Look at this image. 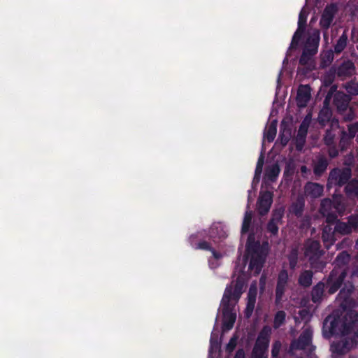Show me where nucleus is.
<instances>
[{"mask_svg":"<svg viewBox=\"0 0 358 358\" xmlns=\"http://www.w3.org/2000/svg\"><path fill=\"white\" fill-rule=\"evenodd\" d=\"M243 285V278L239 275L236 281H233L224 291L220 306L223 316V331H229L234 326L238 311L237 303L242 294Z\"/></svg>","mask_w":358,"mask_h":358,"instance_id":"f257e3e1","label":"nucleus"},{"mask_svg":"<svg viewBox=\"0 0 358 358\" xmlns=\"http://www.w3.org/2000/svg\"><path fill=\"white\" fill-rule=\"evenodd\" d=\"M268 248L267 243H264L261 245L259 241H255L254 235H249L246 245V258L250 259L249 268L255 274H258L261 271Z\"/></svg>","mask_w":358,"mask_h":358,"instance_id":"f03ea898","label":"nucleus"},{"mask_svg":"<svg viewBox=\"0 0 358 358\" xmlns=\"http://www.w3.org/2000/svg\"><path fill=\"white\" fill-rule=\"evenodd\" d=\"M351 325V323L342 322L340 320L336 319L334 316L329 315L324 322V336L329 338L334 334H348L350 329L352 328Z\"/></svg>","mask_w":358,"mask_h":358,"instance_id":"7ed1b4c3","label":"nucleus"},{"mask_svg":"<svg viewBox=\"0 0 358 358\" xmlns=\"http://www.w3.org/2000/svg\"><path fill=\"white\" fill-rule=\"evenodd\" d=\"M320 41V31L314 30L307 40L303 55L300 59L301 63H305L307 55H311L316 53Z\"/></svg>","mask_w":358,"mask_h":358,"instance_id":"20e7f679","label":"nucleus"},{"mask_svg":"<svg viewBox=\"0 0 358 358\" xmlns=\"http://www.w3.org/2000/svg\"><path fill=\"white\" fill-rule=\"evenodd\" d=\"M272 201V193L270 191H262L257 202V209L259 213L262 215L267 213L270 209Z\"/></svg>","mask_w":358,"mask_h":358,"instance_id":"39448f33","label":"nucleus"},{"mask_svg":"<svg viewBox=\"0 0 358 358\" xmlns=\"http://www.w3.org/2000/svg\"><path fill=\"white\" fill-rule=\"evenodd\" d=\"M307 16L308 11L306 10L305 8H303L299 15L298 29L293 36L290 45L291 48H294L297 45L300 39V37L303 31L306 22Z\"/></svg>","mask_w":358,"mask_h":358,"instance_id":"423d86ee","label":"nucleus"},{"mask_svg":"<svg viewBox=\"0 0 358 358\" xmlns=\"http://www.w3.org/2000/svg\"><path fill=\"white\" fill-rule=\"evenodd\" d=\"M271 329L270 327H264L256 342L255 347L254 348V352L257 353L259 351L262 353L264 350L267 349L268 346V338L271 334Z\"/></svg>","mask_w":358,"mask_h":358,"instance_id":"0eeeda50","label":"nucleus"},{"mask_svg":"<svg viewBox=\"0 0 358 358\" xmlns=\"http://www.w3.org/2000/svg\"><path fill=\"white\" fill-rule=\"evenodd\" d=\"M358 229V216L350 217L348 223L339 222L336 224L335 230L341 234H349Z\"/></svg>","mask_w":358,"mask_h":358,"instance_id":"6e6552de","label":"nucleus"},{"mask_svg":"<svg viewBox=\"0 0 358 358\" xmlns=\"http://www.w3.org/2000/svg\"><path fill=\"white\" fill-rule=\"evenodd\" d=\"M350 175L351 171L349 168H345L343 170L335 169L331 173L329 179L331 182L341 185L350 178Z\"/></svg>","mask_w":358,"mask_h":358,"instance_id":"1a4fd4ad","label":"nucleus"},{"mask_svg":"<svg viewBox=\"0 0 358 358\" xmlns=\"http://www.w3.org/2000/svg\"><path fill=\"white\" fill-rule=\"evenodd\" d=\"M312 333L311 329H306L300 336L299 339L292 343L291 350L304 349L311 341Z\"/></svg>","mask_w":358,"mask_h":358,"instance_id":"9d476101","label":"nucleus"},{"mask_svg":"<svg viewBox=\"0 0 358 358\" xmlns=\"http://www.w3.org/2000/svg\"><path fill=\"white\" fill-rule=\"evenodd\" d=\"M321 255L320 244L317 241H308L305 245V255L310 261L317 259Z\"/></svg>","mask_w":358,"mask_h":358,"instance_id":"9b49d317","label":"nucleus"},{"mask_svg":"<svg viewBox=\"0 0 358 358\" xmlns=\"http://www.w3.org/2000/svg\"><path fill=\"white\" fill-rule=\"evenodd\" d=\"M310 98V88L308 85H301L299 87L296 102L299 107H305Z\"/></svg>","mask_w":358,"mask_h":358,"instance_id":"f8f14e48","label":"nucleus"},{"mask_svg":"<svg viewBox=\"0 0 358 358\" xmlns=\"http://www.w3.org/2000/svg\"><path fill=\"white\" fill-rule=\"evenodd\" d=\"M257 293V288L256 284L252 285L248 294V303L245 310V313L247 317H249L251 315L254 310Z\"/></svg>","mask_w":358,"mask_h":358,"instance_id":"ddd939ff","label":"nucleus"},{"mask_svg":"<svg viewBox=\"0 0 358 358\" xmlns=\"http://www.w3.org/2000/svg\"><path fill=\"white\" fill-rule=\"evenodd\" d=\"M198 249L202 250H210L212 251L213 257L209 259V265L211 268H215L219 265V260L222 257V255L220 253H217L215 250H211L210 243L206 241L201 242L195 247Z\"/></svg>","mask_w":358,"mask_h":358,"instance_id":"4468645a","label":"nucleus"},{"mask_svg":"<svg viewBox=\"0 0 358 358\" xmlns=\"http://www.w3.org/2000/svg\"><path fill=\"white\" fill-rule=\"evenodd\" d=\"M353 342L350 343H332L331 345V350L333 353V358H336L338 355L347 352L353 346Z\"/></svg>","mask_w":358,"mask_h":358,"instance_id":"2eb2a0df","label":"nucleus"},{"mask_svg":"<svg viewBox=\"0 0 358 358\" xmlns=\"http://www.w3.org/2000/svg\"><path fill=\"white\" fill-rule=\"evenodd\" d=\"M335 11L336 8L333 6L327 7L325 8L320 20V25L323 28L327 29L330 26L333 20Z\"/></svg>","mask_w":358,"mask_h":358,"instance_id":"dca6fc26","label":"nucleus"},{"mask_svg":"<svg viewBox=\"0 0 358 358\" xmlns=\"http://www.w3.org/2000/svg\"><path fill=\"white\" fill-rule=\"evenodd\" d=\"M209 238L216 242L217 238H224L226 236V231L221 223H215L212 225L209 230Z\"/></svg>","mask_w":358,"mask_h":358,"instance_id":"f3484780","label":"nucleus"},{"mask_svg":"<svg viewBox=\"0 0 358 358\" xmlns=\"http://www.w3.org/2000/svg\"><path fill=\"white\" fill-rule=\"evenodd\" d=\"M279 173L280 168L276 163H272L271 164L268 165L265 172V184L267 181H274L278 176Z\"/></svg>","mask_w":358,"mask_h":358,"instance_id":"a211bd4d","label":"nucleus"},{"mask_svg":"<svg viewBox=\"0 0 358 358\" xmlns=\"http://www.w3.org/2000/svg\"><path fill=\"white\" fill-rule=\"evenodd\" d=\"M305 192L312 197H318L323 192V187L317 183L310 182L306 185Z\"/></svg>","mask_w":358,"mask_h":358,"instance_id":"6ab92c4d","label":"nucleus"},{"mask_svg":"<svg viewBox=\"0 0 358 358\" xmlns=\"http://www.w3.org/2000/svg\"><path fill=\"white\" fill-rule=\"evenodd\" d=\"M277 127V122L275 120H273L266 127L265 131L264 134V141H267L268 142H272L276 135V129Z\"/></svg>","mask_w":358,"mask_h":358,"instance_id":"aec40b11","label":"nucleus"},{"mask_svg":"<svg viewBox=\"0 0 358 358\" xmlns=\"http://www.w3.org/2000/svg\"><path fill=\"white\" fill-rule=\"evenodd\" d=\"M287 279V273L285 271H281L279 274L278 285L276 289V296L278 299H280L281 297Z\"/></svg>","mask_w":358,"mask_h":358,"instance_id":"412c9836","label":"nucleus"},{"mask_svg":"<svg viewBox=\"0 0 358 358\" xmlns=\"http://www.w3.org/2000/svg\"><path fill=\"white\" fill-rule=\"evenodd\" d=\"M323 241L327 248H329L334 242V231L329 225L325 227L322 234Z\"/></svg>","mask_w":358,"mask_h":358,"instance_id":"4be33fe9","label":"nucleus"},{"mask_svg":"<svg viewBox=\"0 0 358 358\" xmlns=\"http://www.w3.org/2000/svg\"><path fill=\"white\" fill-rule=\"evenodd\" d=\"M263 164H264V156H263L262 154H261L260 157H259L257 164V166H256V169H255V177H254V179H253V181H252V187L256 186L257 184L259 181L260 176H261L262 171Z\"/></svg>","mask_w":358,"mask_h":358,"instance_id":"5701e85b","label":"nucleus"},{"mask_svg":"<svg viewBox=\"0 0 358 358\" xmlns=\"http://www.w3.org/2000/svg\"><path fill=\"white\" fill-rule=\"evenodd\" d=\"M324 285L322 283L317 284L313 289L312 298L314 302L319 301L323 294Z\"/></svg>","mask_w":358,"mask_h":358,"instance_id":"b1692460","label":"nucleus"},{"mask_svg":"<svg viewBox=\"0 0 358 358\" xmlns=\"http://www.w3.org/2000/svg\"><path fill=\"white\" fill-rule=\"evenodd\" d=\"M347 40H348L347 36L345 34H343L339 38L336 45L334 46L335 52L340 53L345 49V48L346 47V45H347Z\"/></svg>","mask_w":358,"mask_h":358,"instance_id":"393cba45","label":"nucleus"},{"mask_svg":"<svg viewBox=\"0 0 358 358\" xmlns=\"http://www.w3.org/2000/svg\"><path fill=\"white\" fill-rule=\"evenodd\" d=\"M252 211L246 210V212L245 213L244 218H243L242 229H241L242 236H243L244 233L248 231V230L249 229L250 224V222L252 220Z\"/></svg>","mask_w":358,"mask_h":358,"instance_id":"a878e982","label":"nucleus"},{"mask_svg":"<svg viewBox=\"0 0 358 358\" xmlns=\"http://www.w3.org/2000/svg\"><path fill=\"white\" fill-rule=\"evenodd\" d=\"M214 331L212 332L211 338H210V344L209 349V355L208 358H213V354L216 353L220 349V343L214 340Z\"/></svg>","mask_w":358,"mask_h":358,"instance_id":"bb28decb","label":"nucleus"},{"mask_svg":"<svg viewBox=\"0 0 358 358\" xmlns=\"http://www.w3.org/2000/svg\"><path fill=\"white\" fill-rule=\"evenodd\" d=\"M299 281L303 286H309L312 281V273L310 271L303 272L301 275Z\"/></svg>","mask_w":358,"mask_h":358,"instance_id":"cd10ccee","label":"nucleus"},{"mask_svg":"<svg viewBox=\"0 0 358 358\" xmlns=\"http://www.w3.org/2000/svg\"><path fill=\"white\" fill-rule=\"evenodd\" d=\"M285 209L283 207H280L274 210L273 213V216L271 221L277 222L278 224L280 223L282 217L284 215Z\"/></svg>","mask_w":358,"mask_h":358,"instance_id":"c85d7f7f","label":"nucleus"},{"mask_svg":"<svg viewBox=\"0 0 358 358\" xmlns=\"http://www.w3.org/2000/svg\"><path fill=\"white\" fill-rule=\"evenodd\" d=\"M303 208V202L302 199L298 200V201L291 206L290 212L294 213L296 215H299Z\"/></svg>","mask_w":358,"mask_h":358,"instance_id":"c756f323","label":"nucleus"},{"mask_svg":"<svg viewBox=\"0 0 358 358\" xmlns=\"http://www.w3.org/2000/svg\"><path fill=\"white\" fill-rule=\"evenodd\" d=\"M345 89L347 92L353 95L358 94V83L355 82H351L346 85Z\"/></svg>","mask_w":358,"mask_h":358,"instance_id":"7c9ffc66","label":"nucleus"},{"mask_svg":"<svg viewBox=\"0 0 358 358\" xmlns=\"http://www.w3.org/2000/svg\"><path fill=\"white\" fill-rule=\"evenodd\" d=\"M285 313L282 311L277 313L274 320V325L275 327H278L285 320Z\"/></svg>","mask_w":358,"mask_h":358,"instance_id":"2f4dec72","label":"nucleus"},{"mask_svg":"<svg viewBox=\"0 0 358 358\" xmlns=\"http://www.w3.org/2000/svg\"><path fill=\"white\" fill-rule=\"evenodd\" d=\"M345 273H342L339 276V282L336 285H333L329 288V292L331 294L334 293L340 287L341 281L345 278Z\"/></svg>","mask_w":358,"mask_h":358,"instance_id":"473e14b6","label":"nucleus"},{"mask_svg":"<svg viewBox=\"0 0 358 358\" xmlns=\"http://www.w3.org/2000/svg\"><path fill=\"white\" fill-rule=\"evenodd\" d=\"M351 186L355 187V191H354V192H355V194L356 195H357V194H358V182H357V181H356V182H352V183H350V184H348V185H347V187H345V189H346V192H347V193H348V194H352V193H353V192L351 190Z\"/></svg>","mask_w":358,"mask_h":358,"instance_id":"72a5a7b5","label":"nucleus"},{"mask_svg":"<svg viewBox=\"0 0 358 358\" xmlns=\"http://www.w3.org/2000/svg\"><path fill=\"white\" fill-rule=\"evenodd\" d=\"M238 338L236 336L232 337L227 346V350L231 352L236 347Z\"/></svg>","mask_w":358,"mask_h":358,"instance_id":"f704fd0d","label":"nucleus"},{"mask_svg":"<svg viewBox=\"0 0 358 358\" xmlns=\"http://www.w3.org/2000/svg\"><path fill=\"white\" fill-rule=\"evenodd\" d=\"M278 223L271 220L268 225V230L272 234H275L278 231Z\"/></svg>","mask_w":358,"mask_h":358,"instance_id":"c9c22d12","label":"nucleus"},{"mask_svg":"<svg viewBox=\"0 0 358 358\" xmlns=\"http://www.w3.org/2000/svg\"><path fill=\"white\" fill-rule=\"evenodd\" d=\"M324 115L327 119H329L330 117V112L329 108H324L320 114L319 119L321 122L324 121V118L322 117V116Z\"/></svg>","mask_w":358,"mask_h":358,"instance_id":"e433bc0d","label":"nucleus"},{"mask_svg":"<svg viewBox=\"0 0 358 358\" xmlns=\"http://www.w3.org/2000/svg\"><path fill=\"white\" fill-rule=\"evenodd\" d=\"M331 206V201L329 199H324L322 202V208H321V212L322 214L325 215L326 213V207H330Z\"/></svg>","mask_w":358,"mask_h":358,"instance_id":"4c0bfd02","label":"nucleus"},{"mask_svg":"<svg viewBox=\"0 0 358 358\" xmlns=\"http://www.w3.org/2000/svg\"><path fill=\"white\" fill-rule=\"evenodd\" d=\"M357 131H358V123H355L349 126V133L351 137L355 136Z\"/></svg>","mask_w":358,"mask_h":358,"instance_id":"58836bf2","label":"nucleus"},{"mask_svg":"<svg viewBox=\"0 0 358 358\" xmlns=\"http://www.w3.org/2000/svg\"><path fill=\"white\" fill-rule=\"evenodd\" d=\"M281 344L280 342H276L273 345V350H272V354L273 356H277V355L279 352Z\"/></svg>","mask_w":358,"mask_h":358,"instance_id":"ea45409f","label":"nucleus"},{"mask_svg":"<svg viewBox=\"0 0 358 358\" xmlns=\"http://www.w3.org/2000/svg\"><path fill=\"white\" fill-rule=\"evenodd\" d=\"M347 315H348V317H350V320H352V318H355V320H352V324H355V322H357L358 314L355 313L354 311H350V312L348 313Z\"/></svg>","mask_w":358,"mask_h":358,"instance_id":"a19ab883","label":"nucleus"},{"mask_svg":"<svg viewBox=\"0 0 358 358\" xmlns=\"http://www.w3.org/2000/svg\"><path fill=\"white\" fill-rule=\"evenodd\" d=\"M290 136V133L287 131V136L284 138V134H282V136H280L281 137V142L283 145H285L287 141H288V139Z\"/></svg>","mask_w":358,"mask_h":358,"instance_id":"79ce46f5","label":"nucleus"},{"mask_svg":"<svg viewBox=\"0 0 358 358\" xmlns=\"http://www.w3.org/2000/svg\"><path fill=\"white\" fill-rule=\"evenodd\" d=\"M235 358H245V353L243 350H238L236 354Z\"/></svg>","mask_w":358,"mask_h":358,"instance_id":"37998d69","label":"nucleus"},{"mask_svg":"<svg viewBox=\"0 0 358 358\" xmlns=\"http://www.w3.org/2000/svg\"><path fill=\"white\" fill-rule=\"evenodd\" d=\"M289 262H290V265L292 267H294L296 263V254H294L291 257H290V259H289Z\"/></svg>","mask_w":358,"mask_h":358,"instance_id":"c03bdc74","label":"nucleus"},{"mask_svg":"<svg viewBox=\"0 0 358 358\" xmlns=\"http://www.w3.org/2000/svg\"><path fill=\"white\" fill-rule=\"evenodd\" d=\"M341 257H345L348 258V255L347 254H345V253H342L340 256H338V257H337V259H339Z\"/></svg>","mask_w":358,"mask_h":358,"instance_id":"a18cd8bd","label":"nucleus"},{"mask_svg":"<svg viewBox=\"0 0 358 358\" xmlns=\"http://www.w3.org/2000/svg\"><path fill=\"white\" fill-rule=\"evenodd\" d=\"M345 294V292L344 289H342L339 294V296L340 297H342L343 296H344Z\"/></svg>","mask_w":358,"mask_h":358,"instance_id":"49530a36","label":"nucleus"},{"mask_svg":"<svg viewBox=\"0 0 358 358\" xmlns=\"http://www.w3.org/2000/svg\"><path fill=\"white\" fill-rule=\"evenodd\" d=\"M303 128H304L305 130L306 129V127L304 125V124H302L301 127H300L299 131H301Z\"/></svg>","mask_w":358,"mask_h":358,"instance_id":"de8ad7c7","label":"nucleus"},{"mask_svg":"<svg viewBox=\"0 0 358 358\" xmlns=\"http://www.w3.org/2000/svg\"><path fill=\"white\" fill-rule=\"evenodd\" d=\"M306 171H307V169H306V166H302V167H301V171H302L303 173H306Z\"/></svg>","mask_w":358,"mask_h":358,"instance_id":"09e8293b","label":"nucleus"},{"mask_svg":"<svg viewBox=\"0 0 358 358\" xmlns=\"http://www.w3.org/2000/svg\"><path fill=\"white\" fill-rule=\"evenodd\" d=\"M250 194H251V191H249V192H248V202H250V199H251V198H250Z\"/></svg>","mask_w":358,"mask_h":358,"instance_id":"8fccbe9b","label":"nucleus"},{"mask_svg":"<svg viewBox=\"0 0 358 358\" xmlns=\"http://www.w3.org/2000/svg\"><path fill=\"white\" fill-rule=\"evenodd\" d=\"M260 283H261V284H264V280L263 279V278H261V279H260Z\"/></svg>","mask_w":358,"mask_h":358,"instance_id":"3c124183","label":"nucleus"},{"mask_svg":"<svg viewBox=\"0 0 358 358\" xmlns=\"http://www.w3.org/2000/svg\"><path fill=\"white\" fill-rule=\"evenodd\" d=\"M242 263L243 264L244 266H245L246 260L245 259H243Z\"/></svg>","mask_w":358,"mask_h":358,"instance_id":"603ef678","label":"nucleus"},{"mask_svg":"<svg viewBox=\"0 0 358 358\" xmlns=\"http://www.w3.org/2000/svg\"><path fill=\"white\" fill-rule=\"evenodd\" d=\"M324 40L327 42V40H328V39H327V36H326V34H324Z\"/></svg>","mask_w":358,"mask_h":358,"instance_id":"864d4df0","label":"nucleus"},{"mask_svg":"<svg viewBox=\"0 0 358 358\" xmlns=\"http://www.w3.org/2000/svg\"><path fill=\"white\" fill-rule=\"evenodd\" d=\"M330 278H331L330 281H331V282L333 281V274L331 275V277H330Z\"/></svg>","mask_w":358,"mask_h":358,"instance_id":"5fc2aeb1","label":"nucleus"},{"mask_svg":"<svg viewBox=\"0 0 358 358\" xmlns=\"http://www.w3.org/2000/svg\"><path fill=\"white\" fill-rule=\"evenodd\" d=\"M355 338L358 339V331L356 333Z\"/></svg>","mask_w":358,"mask_h":358,"instance_id":"6e6d98bb","label":"nucleus"},{"mask_svg":"<svg viewBox=\"0 0 358 358\" xmlns=\"http://www.w3.org/2000/svg\"><path fill=\"white\" fill-rule=\"evenodd\" d=\"M343 308L344 310H345V308H346L345 306H343Z\"/></svg>","mask_w":358,"mask_h":358,"instance_id":"4d7b16f0","label":"nucleus"},{"mask_svg":"<svg viewBox=\"0 0 358 358\" xmlns=\"http://www.w3.org/2000/svg\"><path fill=\"white\" fill-rule=\"evenodd\" d=\"M238 271V267L236 268V272H237Z\"/></svg>","mask_w":358,"mask_h":358,"instance_id":"13d9d810","label":"nucleus"},{"mask_svg":"<svg viewBox=\"0 0 358 358\" xmlns=\"http://www.w3.org/2000/svg\"><path fill=\"white\" fill-rule=\"evenodd\" d=\"M357 244H358V240H357Z\"/></svg>","mask_w":358,"mask_h":358,"instance_id":"bf43d9fd","label":"nucleus"}]
</instances>
